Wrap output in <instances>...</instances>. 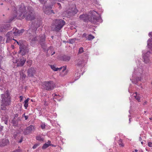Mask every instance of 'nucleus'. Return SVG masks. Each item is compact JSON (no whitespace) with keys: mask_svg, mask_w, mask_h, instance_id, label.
Instances as JSON below:
<instances>
[{"mask_svg":"<svg viewBox=\"0 0 152 152\" xmlns=\"http://www.w3.org/2000/svg\"><path fill=\"white\" fill-rule=\"evenodd\" d=\"M26 7L23 5L20 7L18 10V16H19V19H21L25 18L27 20H34L36 17V15L33 9L29 7L27 10H25Z\"/></svg>","mask_w":152,"mask_h":152,"instance_id":"f257e3e1","label":"nucleus"},{"mask_svg":"<svg viewBox=\"0 0 152 152\" xmlns=\"http://www.w3.org/2000/svg\"><path fill=\"white\" fill-rule=\"evenodd\" d=\"M1 103L0 112L2 110H5L7 109L6 107L9 105L11 103L10 96L8 92L6 91L4 94L1 95Z\"/></svg>","mask_w":152,"mask_h":152,"instance_id":"f03ea898","label":"nucleus"},{"mask_svg":"<svg viewBox=\"0 0 152 152\" xmlns=\"http://www.w3.org/2000/svg\"><path fill=\"white\" fill-rule=\"evenodd\" d=\"M147 45L149 50L146 53L142 51V57L143 61L146 64L150 63L149 54L152 53V38L149 39L147 41Z\"/></svg>","mask_w":152,"mask_h":152,"instance_id":"7ed1b4c3","label":"nucleus"},{"mask_svg":"<svg viewBox=\"0 0 152 152\" xmlns=\"http://www.w3.org/2000/svg\"><path fill=\"white\" fill-rule=\"evenodd\" d=\"M65 24V22L63 20L58 19L54 20L52 23V26H55L54 30L59 31Z\"/></svg>","mask_w":152,"mask_h":152,"instance_id":"20e7f679","label":"nucleus"},{"mask_svg":"<svg viewBox=\"0 0 152 152\" xmlns=\"http://www.w3.org/2000/svg\"><path fill=\"white\" fill-rule=\"evenodd\" d=\"M43 86L46 90L50 91L53 90L56 86L53 81H45L43 84Z\"/></svg>","mask_w":152,"mask_h":152,"instance_id":"39448f33","label":"nucleus"},{"mask_svg":"<svg viewBox=\"0 0 152 152\" xmlns=\"http://www.w3.org/2000/svg\"><path fill=\"white\" fill-rule=\"evenodd\" d=\"M78 12V10L76 8L75 5H73L67 10L66 12V15L69 16H72L75 15Z\"/></svg>","mask_w":152,"mask_h":152,"instance_id":"423d86ee","label":"nucleus"},{"mask_svg":"<svg viewBox=\"0 0 152 152\" xmlns=\"http://www.w3.org/2000/svg\"><path fill=\"white\" fill-rule=\"evenodd\" d=\"M101 21V18L99 17H96L94 15H91L90 16V19L89 21L92 23L95 24L97 23L100 22Z\"/></svg>","mask_w":152,"mask_h":152,"instance_id":"0eeeda50","label":"nucleus"},{"mask_svg":"<svg viewBox=\"0 0 152 152\" xmlns=\"http://www.w3.org/2000/svg\"><path fill=\"white\" fill-rule=\"evenodd\" d=\"M20 49L19 53L22 56L25 55L28 52V48L25 45H21L20 47Z\"/></svg>","mask_w":152,"mask_h":152,"instance_id":"6e6552de","label":"nucleus"},{"mask_svg":"<svg viewBox=\"0 0 152 152\" xmlns=\"http://www.w3.org/2000/svg\"><path fill=\"white\" fill-rule=\"evenodd\" d=\"M35 130L34 126L30 125L27 127L23 131V133L25 135H27L31 132L32 131Z\"/></svg>","mask_w":152,"mask_h":152,"instance_id":"1a4fd4ad","label":"nucleus"},{"mask_svg":"<svg viewBox=\"0 0 152 152\" xmlns=\"http://www.w3.org/2000/svg\"><path fill=\"white\" fill-rule=\"evenodd\" d=\"M53 5H48L46 6L44 5L43 7V9L44 12L47 15H49L50 13V9L52 8Z\"/></svg>","mask_w":152,"mask_h":152,"instance_id":"9d476101","label":"nucleus"},{"mask_svg":"<svg viewBox=\"0 0 152 152\" xmlns=\"http://www.w3.org/2000/svg\"><path fill=\"white\" fill-rule=\"evenodd\" d=\"M26 61V60L23 59L22 58L18 60L14 59L13 60V62L14 63H17L18 66H22L24 64Z\"/></svg>","mask_w":152,"mask_h":152,"instance_id":"9b49d317","label":"nucleus"},{"mask_svg":"<svg viewBox=\"0 0 152 152\" xmlns=\"http://www.w3.org/2000/svg\"><path fill=\"white\" fill-rule=\"evenodd\" d=\"M39 43L41 45L42 48L43 49L46 48V46L45 44V35L43 34L42 35L41 37H39Z\"/></svg>","mask_w":152,"mask_h":152,"instance_id":"f8f14e48","label":"nucleus"},{"mask_svg":"<svg viewBox=\"0 0 152 152\" xmlns=\"http://www.w3.org/2000/svg\"><path fill=\"white\" fill-rule=\"evenodd\" d=\"M90 16L86 14L81 15H80L79 18L81 20H83L84 21H89Z\"/></svg>","mask_w":152,"mask_h":152,"instance_id":"ddd939ff","label":"nucleus"},{"mask_svg":"<svg viewBox=\"0 0 152 152\" xmlns=\"http://www.w3.org/2000/svg\"><path fill=\"white\" fill-rule=\"evenodd\" d=\"M21 121V118H18V119L13 118L11 121V123L13 126H16L18 124L19 122Z\"/></svg>","mask_w":152,"mask_h":152,"instance_id":"4468645a","label":"nucleus"},{"mask_svg":"<svg viewBox=\"0 0 152 152\" xmlns=\"http://www.w3.org/2000/svg\"><path fill=\"white\" fill-rule=\"evenodd\" d=\"M12 31L8 32L6 34L7 38L6 43H9L12 40Z\"/></svg>","mask_w":152,"mask_h":152,"instance_id":"2eb2a0df","label":"nucleus"},{"mask_svg":"<svg viewBox=\"0 0 152 152\" xmlns=\"http://www.w3.org/2000/svg\"><path fill=\"white\" fill-rule=\"evenodd\" d=\"M84 60L82 58H80L75 61V64L78 66H81L84 63Z\"/></svg>","mask_w":152,"mask_h":152,"instance_id":"dca6fc26","label":"nucleus"},{"mask_svg":"<svg viewBox=\"0 0 152 152\" xmlns=\"http://www.w3.org/2000/svg\"><path fill=\"white\" fill-rule=\"evenodd\" d=\"M35 71L34 69L31 67L28 69V75L29 77H32L35 73Z\"/></svg>","mask_w":152,"mask_h":152,"instance_id":"f3484780","label":"nucleus"},{"mask_svg":"<svg viewBox=\"0 0 152 152\" xmlns=\"http://www.w3.org/2000/svg\"><path fill=\"white\" fill-rule=\"evenodd\" d=\"M137 68H135L134 69V72L137 73H142L143 72V69L142 67L139 65V66H137Z\"/></svg>","mask_w":152,"mask_h":152,"instance_id":"a211bd4d","label":"nucleus"},{"mask_svg":"<svg viewBox=\"0 0 152 152\" xmlns=\"http://www.w3.org/2000/svg\"><path fill=\"white\" fill-rule=\"evenodd\" d=\"M8 25L4 24H0V32H2L8 30L7 29V26Z\"/></svg>","mask_w":152,"mask_h":152,"instance_id":"6ab92c4d","label":"nucleus"},{"mask_svg":"<svg viewBox=\"0 0 152 152\" xmlns=\"http://www.w3.org/2000/svg\"><path fill=\"white\" fill-rule=\"evenodd\" d=\"M60 68H61V72L60 75L62 77L64 76L66 74L65 70L66 69V66H63L62 67H61Z\"/></svg>","mask_w":152,"mask_h":152,"instance_id":"aec40b11","label":"nucleus"},{"mask_svg":"<svg viewBox=\"0 0 152 152\" xmlns=\"http://www.w3.org/2000/svg\"><path fill=\"white\" fill-rule=\"evenodd\" d=\"M50 68L51 69L54 71H61V68H56L55 65H50Z\"/></svg>","mask_w":152,"mask_h":152,"instance_id":"412c9836","label":"nucleus"},{"mask_svg":"<svg viewBox=\"0 0 152 152\" xmlns=\"http://www.w3.org/2000/svg\"><path fill=\"white\" fill-rule=\"evenodd\" d=\"M134 96L135 97V99L138 102H140V97L139 95H138V94L137 92H135V94H134Z\"/></svg>","mask_w":152,"mask_h":152,"instance_id":"4be33fe9","label":"nucleus"},{"mask_svg":"<svg viewBox=\"0 0 152 152\" xmlns=\"http://www.w3.org/2000/svg\"><path fill=\"white\" fill-rule=\"evenodd\" d=\"M63 60L65 61H68L70 59V56H67L64 55L62 57Z\"/></svg>","mask_w":152,"mask_h":152,"instance_id":"5701e85b","label":"nucleus"},{"mask_svg":"<svg viewBox=\"0 0 152 152\" xmlns=\"http://www.w3.org/2000/svg\"><path fill=\"white\" fill-rule=\"evenodd\" d=\"M37 30L36 28L33 27V28H30L29 29L28 31V33L29 34H31V32H34Z\"/></svg>","mask_w":152,"mask_h":152,"instance_id":"b1692460","label":"nucleus"},{"mask_svg":"<svg viewBox=\"0 0 152 152\" xmlns=\"http://www.w3.org/2000/svg\"><path fill=\"white\" fill-rule=\"evenodd\" d=\"M29 39L32 41H35L37 40V37H34L32 35H30L29 36Z\"/></svg>","mask_w":152,"mask_h":152,"instance_id":"393cba45","label":"nucleus"},{"mask_svg":"<svg viewBox=\"0 0 152 152\" xmlns=\"http://www.w3.org/2000/svg\"><path fill=\"white\" fill-rule=\"evenodd\" d=\"M29 99L28 98L24 101V106L25 109H26L28 106V102Z\"/></svg>","mask_w":152,"mask_h":152,"instance_id":"a878e982","label":"nucleus"},{"mask_svg":"<svg viewBox=\"0 0 152 152\" xmlns=\"http://www.w3.org/2000/svg\"><path fill=\"white\" fill-rule=\"evenodd\" d=\"M20 77L23 80H24L25 79L26 77V75L22 71H20Z\"/></svg>","mask_w":152,"mask_h":152,"instance_id":"bb28decb","label":"nucleus"},{"mask_svg":"<svg viewBox=\"0 0 152 152\" xmlns=\"http://www.w3.org/2000/svg\"><path fill=\"white\" fill-rule=\"evenodd\" d=\"M50 143L48 144L47 143H45L44 144L42 147V149H45L48 147L49 146H50Z\"/></svg>","mask_w":152,"mask_h":152,"instance_id":"cd10ccee","label":"nucleus"},{"mask_svg":"<svg viewBox=\"0 0 152 152\" xmlns=\"http://www.w3.org/2000/svg\"><path fill=\"white\" fill-rule=\"evenodd\" d=\"M8 118L6 117H3L2 118V120L4 121V123L6 124H7L8 123Z\"/></svg>","mask_w":152,"mask_h":152,"instance_id":"c85d7f7f","label":"nucleus"},{"mask_svg":"<svg viewBox=\"0 0 152 152\" xmlns=\"http://www.w3.org/2000/svg\"><path fill=\"white\" fill-rule=\"evenodd\" d=\"M36 138L37 140L40 141H43L44 140L43 138L40 135L37 136Z\"/></svg>","mask_w":152,"mask_h":152,"instance_id":"c756f323","label":"nucleus"},{"mask_svg":"<svg viewBox=\"0 0 152 152\" xmlns=\"http://www.w3.org/2000/svg\"><path fill=\"white\" fill-rule=\"evenodd\" d=\"M77 39L76 38L70 39L69 40V42L71 44H73L75 42V41Z\"/></svg>","mask_w":152,"mask_h":152,"instance_id":"7c9ffc66","label":"nucleus"},{"mask_svg":"<svg viewBox=\"0 0 152 152\" xmlns=\"http://www.w3.org/2000/svg\"><path fill=\"white\" fill-rule=\"evenodd\" d=\"M94 38V37L92 35H89L87 38V39L89 40H91Z\"/></svg>","mask_w":152,"mask_h":152,"instance_id":"2f4dec72","label":"nucleus"},{"mask_svg":"<svg viewBox=\"0 0 152 152\" xmlns=\"http://www.w3.org/2000/svg\"><path fill=\"white\" fill-rule=\"evenodd\" d=\"M118 143L120 146H121L122 147H124V144L122 143V140L120 139L119 140V141L118 142Z\"/></svg>","mask_w":152,"mask_h":152,"instance_id":"473e14b6","label":"nucleus"},{"mask_svg":"<svg viewBox=\"0 0 152 152\" xmlns=\"http://www.w3.org/2000/svg\"><path fill=\"white\" fill-rule=\"evenodd\" d=\"M19 31L18 29H15V31L12 32V34H13L17 36L18 32Z\"/></svg>","mask_w":152,"mask_h":152,"instance_id":"72a5a7b5","label":"nucleus"},{"mask_svg":"<svg viewBox=\"0 0 152 152\" xmlns=\"http://www.w3.org/2000/svg\"><path fill=\"white\" fill-rule=\"evenodd\" d=\"M24 31L23 29H21L20 30H19V31L18 32V35H20Z\"/></svg>","mask_w":152,"mask_h":152,"instance_id":"f704fd0d","label":"nucleus"},{"mask_svg":"<svg viewBox=\"0 0 152 152\" xmlns=\"http://www.w3.org/2000/svg\"><path fill=\"white\" fill-rule=\"evenodd\" d=\"M83 48L82 47L80 48L79 49V53H83Z\"/></svg>","mask_w":152,"mask_h":152,"instance_id":"c9c22d12","label":"nucleus"},{"mask_svg":"<svg viewBox=\"0 0 152 152\" xmlns=\"http://www.w3.org/2000/svg\"><path fill=\"white\" fill-rule=\"evenodd\" d=\"M3 57L1 56L0 55V69H1V64L2 62Z\"/></svg>","mask_w":152,"mask_h":152,"instance_id":"e433bc0d","label":"nucleus"},{"mask_svg":"<svg viewBox=\"0 0 152 152\" xmlns=\"http://www.w3.org/2000/svg\"><path fill=\"white\" fill-rule=\"evenodd\" d=\"M41 126L42 129H44L45 128L46 126L45 124L42 123L41 125Z\"/></svg>","mask_w":152,"mask_h":152,"instance_id":"4c0bfd02","label":"nucleus"},{"mask_svg":"<svg viewBox=\"0 0 152 152\" xmlns=\"http://www.w3.org/2000/svg\"><path fill=\"white\" fill-rule=\"evenodd\" d=\"M40 1L41 3L42 4H45L46 1V0H39Z\"/></svg>","mask_w":152,"mask_h":152,"instance_id":"58836bf2","label":"nucleus"},{"mask_svg":"<svg viewBox=\"0 0 152 152\" xmlns=\"http://www.w3.org/2000/svg\"><path fill=\"white\" fill-rule=\"evenodd\" d=\"M22 150L20 149H17L14 150L12 152H21Z\"/></svg>","mask_w":152,"mask_h":152,"instance_id":"ea45409f","label":"nucleus"},{"mask_svg":"<svg viewBox=\"0 0 152 152\" xmlns=\"http://www.w3.org/2000/svg\"><path fill=\"white\" fill-rule=\"evenodd\" d=\"M39 145V144H36L34 145L33 146V148L35 149L37 146H38Z\"/></svg>","mask_w":152,"mask_h":152,"instance_id":"a19ab883","label":"nucleus"},{"mask_svg":"<svg viewBox=\"0 0 152 152\" xmlns=\"http://www.w3.org/2000/svg\"><path fill=\"white\" fill-rule=\"evenodd\" d=\"M18 118H20V117H18V115L17 114H16L14 115V118H13L18 119Z\"/></svg>","mask_w":152,"mask_h":152,"instance_id":"79ce46f5","label":"nucleus"},{"mask_svg":"<svg viewBox=\"0 0 152 152\" xmlns=\"http://www.w3.org/2000/svg\"><path fill=\"white\" fill-rule=\"evenodd\" d=\"M22 116L23 117H24L25 118V120H26L28 118V116H27V115H25V114L24 113L23 114V115H22Z\"/></svg>","mask_w":152,"mask_h":152,"instance_id":"37998d69","label":"nucleus"},{"mask_svg":"<svg viewBox=\"0 0 152 152\" xmlns=\"http://www.w3.org/2000/svg\"><path fill=\"white\" fill-rule=\"evenodd\" d=\"M53 95L54 97V99L56 98V97H55L56 96H58V97L60 96H59V95H57L56 94H53Z\"/></svg>","mask_w":152,"mask_h":152,"instance_id":"c03bdc74","label":"nucleus"},{"mask_svg":"<svg viewBox=\"0 0 152 152\" xmlns=\"http://www.w3.org/2000/svg\"><path fill=\"white\" fill-rule=\"evenodd\" d=\"M148 146L151 147H152V142H148Z\"/></svg>","mask_w":152,"mask_h":152,"instance_id":"a18cd8bd","label":"nucleus"},{"mask_svg":"<svg viewBox=\"0 0 152 152\" xmlns=\"http://www.w3.org/2000/svg\"><path fill=\"white\" fill-rule=\"evenodd\" d=\"M148 35L150 37H152V32H150L148 34Z\"/></svg>","mask_w":152,"mask_h":152,"instance_id":"49530a36","label":"nucleus"},{"mask_svg":"<svg viewBox=\"0 0 152 152\" xmlns=\"http://www.w3.org/2000/svg\"><path fill=\"white\" fill-rule=\"evenodd\" d=\"M3 126L0 125V131H2L3 129Z\"/></svg>","mask_w":152,"mask_h":152,"instance_id":"de8ad7c7","label":"nucleus"},{"mask_svg":"<svg viewBox=\"0 0 152 152\" xmlns=\"http://www.w3.org/2000/svg\"><path fill=\"white\" fill-rule=\"evenodd\" d=\"M20 101L21 102L23 100V96H20Z\"/></svg>","mask_w":152,"mask_h":152,"instance_id":"09e8293b","label":"nucleus"},{"mask_svg":"<svg viewBox=\"0 0 152 152\" xmlns=\"http://www.w3.org/2000/svg\"><path fill=\"white\" fill-rule=\"evenodd\" d=\"M16 16H17V15H16L15 17H13V18H12V19H10V21H12V20H13L14 19V18H15L16 17Z\"/></svg>","mask_w":152,"mask_h":152,"instance_id":"8fccbe9b","label":"nucleus"},{"mask_svg":"<svg viewBox=\"0 0 152 152\" xmlns=\"http://www.w3.org/2000/svg\"><path fill=\"white\" fill-rule=\"evenodd\" d=\"M3 39V37L2 36H0V42Z\"/></svg>","mask_w":152,"mask_h":152,"instance_id":"3c124183","label":"nucleus"},{"mask_svg":"<svg viewBox=\"0 0 152 152\" xmlns=\"http://www.w3.org/2000/svg\"><path fill=\"white\" fill-rule=\"evenodd\" d=\"M22 140H23V138H21V139L20 140L19 142H20V143L22 141Z\"/></svg>","mask_w":152,"mask_h":152,"instance_id":"603ef678","label":"nucleus"},{"mask_svg":"<svg viewBox=\"0 0 152 152\" xmlns=\"http://www.w3.org/2000/svg\"><path fill=\"white\" fill-rule=\"evenodd\" d=\"M50 13H53V14H54V12L53 11V10H50Z\"/></svg>","mask_w":152,"mask_h":152,"instance_id":"864d4df0","label":"nucleus"},{"mask_svg":"<svg viewBox=\"0 0 152 152\" xmlns=\"http://www.w3.org/2000/svg\"><path fill=\"white\" fill-rule=\"evenodd\" d=\"M94 12H95V11H92V14H91V15H93V14L94 13ZM90 15H90V16H91V14H90Z\"/></svg>","mask_w":152,"mask_h":152,"instance_id":"5fc2aeb1","label":"nucleus"},{"mask_svg":"<svg viewBox=\"0 0 152 152\" xmlns=\"http://www.w3.org/2000/svg\"><path fill=\"white\" fill-rule=\"evenodd\" d=\"M50 143H51V142L49 140H48V142H47L48 144L50 143V144H51Z\"/></svg>","mask_w":152,"mask_h":152,"instance_id":"6e6d98bb","label":"nucleus"},{"mask_svg":"<svg viewBox=\"0 0 152 152\" xmlns=\"http://www.w3.org/2000/svg\"><path fill=\"white\" fill-rule=\"evenodd\" d=\"M57 4L58 5H59L60 6V7H61V6L60 5V4L59 3H57Z\"/></svg>","mask_w":152,"mask_h":152,"instance_id":"4d7b16f0","label":"nucleus"},{"mask_svg":"<svg viewBox=\"0 0 152 152\" xmlns=\"http://www.w3.org/2000/svg\"><path fill=\"white\" fill-rule=\"evenodd\" d=\"M55 53V52L53 51V53L51 54V55L52 56V55H53V54H54Z\"/></svg>","mask_w":152,"mask_h":152,"instance_id":"13d9d810","label":"nucleus"},{"mask_svg":"<svg viewBox=\"0 0 152 152\" xmlns=\"http://www.w3.org/2000/svg\"><path fill=\"white\" fill-rule=\"evenodd\" d=\"M86 34L85 33L84 34H83V37H85V36H86Z\"/></svg>","mask_w":152,"mask_h":152,"instance_id":"bf43d9fd","label":"nucleus"},{"mask_svg":"<svg viewBox=\"0 0 152 152\" xmlns=\"http://www.w3.org/2000/svg\"><path fill=\"white\" fill-rule=\"evenodd\" d=\"M17 44H18L19 45H20V46L21 45H20V44H19V42H18V41H17Z\"/></svg>","mask_w":152,"mask_h":152,"instance_id":"052dcab7","label":"nucleus"},{"mask_svg":"<svg viewBox=\"0 0 152 152\" xmlns=\"http://www.w3.org/2000/svg\"><path fill=\"white\" fill-rule=\"evenodd\" d=\"M50 146H55L54 145L51 144H50Z\"/></svg>","mask_w":152,"mask_h":152,"instance_id":"680f3d73","label":"nucleus"},{"mask_svg":"<svg viewBox=\"0 0 152 152\" xmlns=\"http://www.w3.org/2000/svg\"><path fill=\"white\" fill-rule=\"evenodd\" d=\"M135 151L136 152H137L138 151V150L137 149H135Z\"/></svg>","mask_w":152,"mask_h":152,"instance_id":"e2e57ef3","label":"nucleus"},{"mask_svg":"<svg viewBox=\"0 0 152 152\" xmlns=\"http://www.w3.org/2000/svg\"><path fill=\"white\" fill-rule=\"evenodd\" d=\"M139 140L140 141H141L142 140L141 138L140 137Z\"/></svg>","mask_w":152,"mask_h":152,"instance_id":"0e129e2a","label":"nucleus"},{"mask_svg":"<svg viewBox=\"0 0 152 152\" xmlns=\"http://www.w3.org/2000/svg\"><path fill=\"white\" fill-rule=\"evenodd\" d=\"M147 102H145L144 103V104H146Z\"/></svg>","mask_w":152,"mask_h":152,"instance_id":"69168bd1","label":"nucleus"},{"mask_svg":"<svg viewBox=\"0 0 152 152\" xmlns=\"http://www.w3.org/2000/svg\"><path fill=\"white\" fill-rule=\"evenodd\" d=\"M139 152H143L142 151H139Z\"/></svg>","mask_w":152,"mask_h":152,"instance_id":"338daca9","label":"nucleus"},{"mask_svg":"<svg viewBox=\"0 0 152 152\" xmlns=\"http://www.w3.org/2000/svg\"><path fill=\"white\" fill-rule=\"evenodd\" d=\"M141 143L142 145L143 144V142H141Z\"/></svg>","mask_w":152,"mask_h":152,"instance_id":"774afa93","label":"nucleus"}]
</instances>
